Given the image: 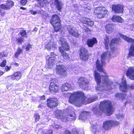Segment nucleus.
Masks as SVG:
<instances>
[{"label": "nucleus", "mask_w": 134, "mask_h": 134, "mask_svg": "<svg viewBox=\"0 0 134 134\" xmlns=\"http://www.w3.org/2000/svg\"><path fill=\"white\" fill-rule=\"evenodd\" d=\"M94 74L95 80L97 85L96 90L98 94L105 93L110 89L113 82L109 79L107 75L101 76L96 71L94 72Z\"/></svg>", "instance_id": "obj_1"}, {"label": "nucleus", "mask_w": 134, "mask_h": 134, "mask_svg": "<svg viewBox=\"0 0 134 134\" xmlns=\"http://www.w3.org/2000/svg\"><path fill=\"white\" fill-rule=\"evenodd\" d=\"M67 94L68 96L70 95L69 98V102L77 107L81 106L82 104H86L91 103L98 99L96 96H92L90 98L88 97L86 101L84 93L81 92H75L71 94L70 93H68Z\"/></svg>", "instance_id": "obj_2"}, {"label": "nucleus", "mask_w": 134, "mask_h": 134, "mask_svg": "<svg viewBox=\"0 0 134 134\" xmlns=\"http://www.w3.org/2000/svg\"><path fill=\"white\" fill-rule=\"evenodd\" d=\"M93 111L95 114L99 115L103 112L109 116L112 114L111 102L109 100H104L101 102L99 107L94 108Z\"/></svg>", "instance_id": "obj_3"}, {"label": "nucleus", "mask_w": 134, "mask_h": 134, "mask_svg": "<svg viewBox=\"0 0 134 134\" xmlns=\"http://www.w3.org/2000/svg\"><path fill=\"white\" fill-rule=\"evenodd\" d=\"M110 52H107L103 53L102 55L101 62H100L98 59L97 60L96 63V66L97 70L99 71L105 73L102 65L104 64L105 60L107 57L110 58Z\"/></svg>", "instance_id": "obj_4"}, {"label": "nucleus", "mask_w": 134, "mask_h": 134, "mask_svg": "<svg viewBox=\"0 0 134 134\" xmlns=\"http://www.w3.org/2000/svg\"><path fill=\"white\" fill-rule=\"evenodd\" d=\"M94 12L96 16L99 18H101L107 14L108 11L104 7H99L95 8Z\"/></svg>", "instance_id": "obj_5"}, {"label": "nucleus", "mask_w": 134, "mask_h": 134, "mask_svg": "<svg viewBox=\"0 0 134 134\" xmlns=\"http://www.w3.org/2000/svg\"><path fill=\"white\" fill-rule=\"evenodd\" d=\"M57 71L58 74L59 75L63 77H64L66 75V68L65 66L59 64L58 63H57Z\"/></svg>", "instance_id": "obj_6"}, {"label": "nucleus", "mask_w": 134, "mask_h": 134, "mask_svg": "<svg viewBox=\"0 0 134 134\" xmlns=\"http://www.w3.org/2000/svg\"><path fill=\"white\" fill-rule=\"evenodd\" d=\"M47 105L51 108H53L57 106L58 103L55 98H49L47 100Z\"/></svg>", "instance_id": "obj_7"}, {"label": "nucleus", "mask_w": 134, "mask_h": 134, "mask_svg": "<svg viewBox=\"0 0 134 134\" xmlns=\"http://www.w3.org/2000/svg\"><path fill=\"white\" fill-rule=\"evenodd\" d=\"M63 111L62 110H57L55 112V115L56 118L58 119H60L63 122L67 121V119H65V115L66 112Z\"/></svg>", "instance_id": "obj_8"}, {"label": "nucleus", "mask_w": 134, "mask_h": 134, "mask_svg": "<svg viewBox=\"0 0 134 134\" xmlns=\"http://www.w3.org/2000/svg\"><path fill=\"white\" fill-rule=\"evenodd\" d=\"M80 57L81 59L83 61H86L87 60L88 57V53L87 50L84 47L80 49Z\"/></svg>", "instance_id": "obj_9"}, {"label": "nucleus", "mask_w": 134, "mask_h": 134, "mask_svg": "<svg viewBox=\"0 0 134 134\" xmlns=\"http://www.w3.org/2000/svg\"><path fill=\"white\" fill-rule=\"evenodd\" d=\"M120 90L124 92L127 91L128 89H134V85H127L126 81L125 80H123L122 83L120 85Z\"/></svg>", "instance_id": "obj_10"}, {"label": "nucleus", "mask_w": 134, "mask_h": 134, "mask_svg": "<svg viewBox=\"0 0 134 134\" xmlns=\"http://www.w3.org/2000/svg\"><path fill=\"white\" fill-rule=\"evenodd\" d=\"M67 29L70 35L77 37H79V34L75 27L71 26H67Z\"/></svg>", "instance_id": "obj_11"}, {"label": "nucleus", "mask_w": 134, "mask_h": 134, "mask_svg": "<svg viewBox=\"0 0 134 134\" xmlns=\"http://www.w3.org/2000/svg\"><path fill=\"white\" fill-rule=\"evenodd\" d=\"M78 84L81 87L85 88L88 86V80L85 77H81L79 79Z\"/></svg>", "instance_id": "obj_12"}, {"label": "nucleus", "mask_w": 134, "mask_h": 134, "mask_svg": "<svg viewBox=\"0 0 134 134\" xmlns=\"http://www.w3.org/2000/svg\"><path fill=\"white\" fill-rule=\"evenodd\" d=\"M56 55L53 52H51L50 57L49 58L48 62V68H52L53 65H55L56 61L55 57Z\"/></svg>", "instance_id": "obj_13"}, {"label": "nucleus", "mask_w": 134, "mask_h": 134, "mask_svg": "<svg viewBox=\"0 0 134 134\" xmlns=\"http://www.w3.org/2000/svg\"><path fill=\"white\" fill-rule=\"evenodd\" d=\"M126 75L127 77L130 79L134 80V68L130 67L126 70Z\"/></svg>", "instance_id": "obj_14"}, {"label": "nucleus", "mask_w": 134, "mask_h": 134, "mask_svg": "<svg viewBox=\"0 0 134 134\" xmlns=\"http://www.w3.org/2000/svg\"><path fill=\"white\" fill-rule=\"evenodd\" d=\"M58 86L56 84L52 83H51L49 87V91L52 93H57L59 90Z\"/></svg>", "instance_id": "obj_15"}, {"label": "nucleus", "mask_w": 134, "mask_h": 134, "mask_svg": "<svg viewBox=\"0 0 134 134\" xmlns=\"http://www.w3.org/2000/svg\"><path fill=\"white\" fill-rule=\"evenodd\" d=\"M53 4L58 11H61L64 5L63 3L61 1L59 0H54Z\"/></svg>", "instance_id": "obj_16"}, {"label": "nucleus", "mask_w": 134, "mask_h": 134, "mask_svg": "<svg viewBox=\"0 0 134 134\" xmlns=\"http://www.w3.org/2000/svg\"><path fill=\"white\" fill-rule=\"evenodd\" d=\"M112 9L115 13H122L123 10V6L120 4L113 5Z\"/></svg>", "instance_id": "obj_17"}, {"label": "nucleus", "mask_w": 134, "mask_h": 134, "mask_svg": "<svg viewBox=\"0 0 134 134\" xmlns=\"http://www.w3.org/2000/svg\"><path fill=\"white\" fill-rule=\"evenodd\" d=\"M80 20L83 23L86 24L90 26H93L94 24L93 21L91 20L90 19L86 17L81 18L80 19Z\"/></svg>", "instance_id": "obj_18"}, {"label": "nucleus", "mask_w": 134, "mask_h": 134, "mask_svg": "<svg viewBox=\"0 0 134 134\" xmlns=\"http://www.w3.org/2000/svg\"><path fill=\"white\" fill-rule=\"evenodd\" d=\"M60 41L61 43L62 47H60L62 48H63L64 50L66 51H69V46L66 40L61 37L60 38Z\"/></svg>", "instance_id": "obj_19"}, {"label": "nucleus", "mask_w": 134, "mask_h": 134, "mask_svg": "<svg viewBox=\"0 0 134 134\" xmlns=\"http://www.w3.org/2000/svg\"><path fill=\"white\" fill-rule=\"evenodd\" d=\"M60 19L58 15L54 14L52 15L50 23L52 25L54 26V25L60 23Z\"/></svg>", "instance_id": "obj_20"}, {"label": "nucleus", "mask_w": 134, "mask_h": 134, "mask_svg": "<svg viewBox=\"0 0 134 134\" xmlns=\"http://www.w3.org/2000/svg\"><path fill=\"white\" fill-rule=\"evenodd\" d=\"M113 121L108 120L104 122L103 124V127L105 130L110 129L112 126Z\"/></svg>", "instance_id": "obj_21"}, {"label": "nucleus", "mask_w": 134, "mask_h": 134, "mask_svg": "<svg viewBox=\"0 0 134 134\" xmlns=\"http://www.w3.org/2000/svg\"><path fill=\"white\" fill-rule=\"evenodd\" d=\"M70 110L69 109V110H68L66 111V115H65V119H67L66 121L69 120H75L76 118L75 114L74 113L72 114H69L70 113L69 112V111Z\"/></svg>", "instance_id": "obj_22"}, {"label": "nucleus", "mask_w": 134, "mask_h": 134, "mask_svg": "<svg viewBox=\"0 0 134 134\" xmlns=\"http://www.w3.org/2000/svg\"><path fill=\"white\" fill-rule=\"evenodd\" d=\"M45 48L48 51L51 50L52 51L56 48L55 43L50 41L45 46Z\"/></svg>", "instance_id": "obj_23"}, {"label": "nucleus", "mask_w": 134, "mask_h": 134, "mask_svg": "<svg viewBox=\"0 0 134 134\" xmlns=\"http://www.w3.org/2000/svg\"><path fill=\"white\" fill-rule=\"evenodd\" d=\"M22 74L21 72L18 71L15 72L11 76V79L13 80H18L21 77Z\"/></svg>", "instance_id": "obj_24"}, {"label": "nucleus", "mask_w": 134, "mask_h": 134, "mask_svg": "<svg viewBox=\"0 0 134 134\" xmlns=\"http://www.w3.org/2000/svg\"><path fill=\"white\" fill-rule=\"evenodd\" d=\"M118 35L121 38L126 41L127 42L131 43H134V39L128 37L121 33H119Z\"/></svg>", "instance_id": "obj_25"}, {"label": "nucleus", "mask_w": 134, "mask_h": 134, "mask_svg": "<svg viewBox=\"0 0 134 134\" xmlns=\"http://www.w3.org/2000/svg\"><path fill=\"white\" fill-rule=\"evenodd\" d=\"M89 115L88 113L87 112L83 111L80 114L79 119L83 120L87 119V117Z\"/></svg>", "instance_id": "obj_26"}, {"label": "nucleus", "mask_w": 134, "mask_h": 134, "mask_svg": "<svg viewBox=\"0 0 134 134\" xmlns=\"http://www.w3.org/2000/svg\"><path fill=\"white\" fill-rule=\"evenodd\" d=\"M71 85L68 83H66L63 85L61 87V89L62 92L67 91L71 88Z\"/></svg>", "instance_id": "obj_27"}, {"label": "nucleus", "mask_w": 134, "mask_h": 134, "mask_svg": "<svg viewBox=\"0 0 134 134\" xmlns=\"http://www.w3.org/2000/svg\"><path fill=\"white\" fill-rule=\"evenodd\" d=\"M59 50L60 52L61 53V55L63 58L65 60L69 59V57L68 54L64 52L61 47H59Z\"/></svg>", "instance_id": "obj_28"}, {"label": "nucleus", "mask_w": 134, "mask_h": 134, "mask_svg": "<svg viewBox=\"0 0 134 134\" xmlns=\"http://www.w3.org/2000/svg\"><path fill=\"white\" fill-rule=\"evenodd\" d=\"M87 42L88 47H92L94 44L97 43V41L96 38H93L92 39L88 40Z\"/></svg>", "instance_id": "obj_29"}, {"label": "nucleus", "mask_w": 134, "mask_h": 134, "mask_svg": "<svg viewBox=\"0 0 134 134\" xmlns=\"http://www.w3.org/2000/svg\"><path fill=\"white\" fill-rule=\"evenodd\" d=\"M132 56L134 57V44H132L131 46L127 57V58H129Z\"/></svg>", "instance_id": "obj_30"}, {"label": "nucleus", "mask_w": 134, "mask_h": 134, "mask_svg": "<svg viewBox=\"0 0 134 134\" xmlns=\"http://www.w3.org/2000/svg\"><path fill=\"white\" fill-rule=\"evenodd\" d=\"M112 20L114 22H118L120 23H122L123 22V20L121 17L115 15L113 16L112 18Z\"/></svg>", "instance_id": "obj_31"}, {"label": "nucleus", "mask_w": 134, "mask_h": 134, "mask_svg": "<svg viewBox=\"0 0 134 134\" xmlns=\"http://www.w3.org/2000/svg\"><path fill=\"white\" fill-rule=\"evenodd\" d=\"M105 29L107 32L109 34L112 32L114 30L112 25L109 24H108L106 25Z\"/></svg>", "instance_id": "obj_32"}, {"label": "nucleus", "mask_w": 134, "mask_h": 134, "mask_svg": "<svg viewBox=\"0 0 134 134\" xmlns=\"http://www.w3.org/2000/svg\"><path fill=\"white\" fill-rule=\"evenodd\" d=\"M109 37L108 36H106L105 37L104 39V43L105 44V48L106 49L108 48V46L109 44Z\"/></svg>", "instance_id": "obj_33"}, {"label": "nucleus", "mask_w": 134, "mask_h": 134, "mask_svg": "<svg viewBox=\"0 0 134 134\" xmlns=\"http://www.w3.org/2000/svg\"><path fill=\"white\" fill-rule=\"evenodd\" d=\"M53 26L54 27V30L56 32L59 31L61 28L60 23L56 24Z\"/></svg>", "instance_id": "obj_34"}, {"label": "nucleus", "mask_w": 134, "mask_h": 134, "mask_svg": "<svg viewBox=\"0 0 134 134\" xmlns=\"http://www.w3.org/2000/svg\"><path fill=\"white\" fill-rule=\"evenodd\" d=\"M53 26L54 27V30L56 32L59 31L61 28L60 23L56 24Z\"/></svg>", "instance_id": "obj_35"}, {"label": "nucleus", "mask_w": 134, "mask_h": 134, "mask_svg": "<svg viewBox=\"0 0 134 134\" xmlns=\"http://www.w3.org/2000/svg\"><path fill=\"white\" fill-rule=\"evenodd\" d=\"M24 41V38L22 37L19 38L18 37L16 38V41L17 42V44H22V42H23Z\"/></svg>", "instance_id": "obj_36"}, {"label": "nucleus", "mask_w": 134, "mask_h": 134, "mask_svg": "<svg viewBox=\"0 0 134 134\" xmlns=\"http://www.w3.org/2000/svg\"><path fill=\"white\" fill-rule=\"evenodd\" d=\"M23 52V50L21 49L18 48L15 54V57L16 58L18 57L19 55L21 53H22Z\"/></svg>", "instance_id": "obj_37"}, {"label": "nucleus", "mask_w": 134, "mask_h": 134, "mask_svg": "<svg viewBox=\"0 0 134 134\" xmlns=\"http://www.w3.org/2000/svg\"><path fill=\"white\" fill-rule=\"evenodd\" d=\"M92 131L93 133L94 134H101L100 133L99 130L98 129H97L96 126H94L92 128Z\"/></svg>", "instance_id": "obj_38"}, {"label": "nucleus", "mask_w": 134, "mask_h": 134, "mask_svg": "<svg viewBox=\"0 0 134 134\" xmlns=\"http://www.w3.org/2000/svg\"><path fill=\"white\" fill-rule=\"evenodd\" d=\"M0 9L7 10L9 9V8L7 7L6 4L4 5V4H2L0 5Z\"/></svg>", "instance_id": "obj_39"}, {"label": "nucleus", "mask_w": 134, "mask_h": 134, "mask_svg": "<svg viewBox=\"0 0 134 134\" xmlns=\"http://www.w3.org/2000/svg\"><path fill=\"white\" fill-rule=\"evenodd\" d=\"M119 40V38H116L111 40L110 45L111 46H112L113 44L116 43V44L118 43V41Z\"/></svg>", "instance_id": "obj_40"}, {"label": "nucleus", "mask_w": 134, "mask_h": 134, "mask_svg": "<svg viewBox=\"0 0 134 134\" xmlns=\"http://www.w3.org/2000/svg\"><path fill=\"white\" fill-rule=\"evenodd\" d=\"M6 4L8 7L10 9L14 5V3L13 2L11 1H8Z\"/></svg>", "instance_id": "obj_41"}, {"label": "nucleus", "mask_w": 134, "mask_h": 134, "mask_svg": "<svg viewBox=\"0 0 134 134\" xmlns=\"http://www.w3.org/2000/svg\"><path fill=\"white\" fill-rule=\"evenodd\" d=\"M20 34L23 37H27V35L26 32L25 30H21L20 32Z\"/></svg>", "instance_id": "obj_42"}, {"label": "nucleus", "mask_w": 134, "mask_h": 134, "mask_svg": "<svg viewBox=\"0 0 134 134\" xmlns=\"http://www.w3.org/2000/svg\"><path fill=\"white\" fill-rule=\"evenodd\" d=\"M8 54V53L7 52L0 53V58L7 57Z\"/></svg>", "instance_id": "obj_43"}, {"label": "nucleus", "mask_w": 134, "mask_h": 134, "mask_svg": "<svg viewBox=\"0 0 134 134\" xmlns=\"http://www.w3.org/2000/svg\"><path fill=\"white\" fill-rule=\"evenodd\" d=\"M124 115L121 114H119L116 115V118L119 120H121L123 119Z\"/></svg>", "instance_id": "obj_44"}, {"label": "nucleus", "mask_w": 134, "mask_h": 134, "mask_svg": "<svg viewBox=\"0 0 134 134\" xmlns=\"http://www.w3.org/2000/svg\"><path fill=\"white\" fill-rule=\"evenodd\" d=\"M30 12L31 13H32L33 15H35L37 14V13H41V12L37 10V11H34L32 10H30Z\"/></svg>", "instance_id": "obj_45"}, {"label": "nucleus", "mask_w": 134, "mask_h": 134, "mask_svg": "<svg viewBox=\"0 0 134 134\" xmlns=\"http://www.w3.org/2000/svg\"><path fill=\"white\" fill-rule=\"evenodd\" d=\"M35 121L36 122L38 121L40 119V116L38 114H35L34 115Z\"/></svg>", "instance_id": "obj_46"}, {"label": "nucleus", "mask_w": 134, "mask_h": 134, "mask_svg": "<svg viewBox=\"0 0 134 134\" xmlns=\"http://www.w3.org/2000/svg\"><path fill=\"white\" fill-rule=\"evenodd\" d=\"M32 48L31 45L30 44L28 43V45L26 46V51H29L30 50H31Z\"/></svg>", "instance_id": "obj_47"}, {"label": "nucleus", "mask_w": 134, "mask_h": 134, "mask_svg": "<svg viewBox=\"0 0 134 134\" xmlns=\"http://www.w3.org/2000/svg\"><path fill=\"white\" fill-rule=\"evenodd\" d=\"M53 127L55 129L61 128L62 127V126L61 125H58L55 123L53 125Z\"/></svg>", "instance_id": "obj_48"}, {"label": "nucleus", "mask_w": 134, "mask_h": 134, "mask_svg": "<svg viewBox=\"0 0 134 134\" xmlns=\"http://www.w3.org/2000/svg\"><path fill=\"white\" fill-rule=\"evenodd\" d=\"M27 2V0H21L20 1L21 4L23 5H25Z\"/></svg>", "instance_id": "obj_49"}, {"label": "nucleus", "mask_w": 134, "mask_h": 134, "mask_svg": "<svg viewBox=\"0 0 134 134\" xmlns=\"http://www.w3.org/2000/svg\"><path fill=\"white\" fill-rule=\"evenodd\" d=\"M6 63V61L5 60H4L0 64V66L2 67L5 66Z\"/></svg>", "instance_id": "obj_50"}, {"label": "nucleus", "mask_w": 134, "mask_h": 134, "mask_svg": "<svg viewBox=\"0 0 134 134\" xmlns=\"http://www.w3.org/2000/svg\"><path fill=\"white\" fill-rule=\"evenodd\" d=\"M72 134H79V132L77 131L76 129H73L72 130Z\"/></svg>", "instance_id": "obj_51"}, {"label": "nucleus", "mask_w": 134, "mask_h": 134, "mask_svg": "<svg viewBox=\"0 0 134 134\" xmlns=\"http://www.w3.org/2000/svg\"><path fill=\"white\" fill-rule=\"evenodd\" d=\"M115 95L116 97L120 99L122 98V94H121L119 93H116Z\"/></svg>", "instance_id": "obj_52"}, {"label": "nucleus", "mask_w": 134, "mask_h": 134, "mask_svg": "<svg viewBox=\"0 0 134 134\" xmlns=\"http://www.w3.org/2000/svg\"><path fill=\"white\" fill-rule=\"evenodd\" d=\"M39 4L41 7H43L44 6H45L44 4V3L43 2H42L41 0L39 1Z\"/></svg>", "instance_id": "obj_53"}, {"label": "nucleus", "mask_w": 134, "mask_h": 134, "mask_svg": "<svg viewBox=\"0 0 134 134\" xmlns=\"http://www.w3.org/2000/svg\"><path fill=\"white\" fill-rule=\"evenodd\" d=\"M113 122L112 126L117 125H118L119 124V122L117 121H113Z\"/></svg>", "instance_id": "obj_54"}, {"label": "nucleus", "mask_w": 134, "mask_h": 134, "mask_svg": "<svg viewBox=\"0 0 134 134\" xmlns=\"http://www.w3.org/2000/svg\"><path fill=\"white\" fill-rule=\"evenodd\" d=\"M42 1L45 6H46L49 4V2L48 1V0H42Z\"/></svg>", "instance_id": "obj_55"}, {"label": "nucleus", "mask_w": 134, "mask_h": 134, "mask_svg": "<svg viewBox=\"0 0 134 134\" xmlns=\"http://www.w3.org/2000/svg\"><path fill=\"white\" fill-rule=\"evenodd\" d=\"M11 68V67L10 66L9 67L8 66H6L5 68V71H7L9 70H10Z\"/></svg>", "instance_id": "obj_56"}, {"label": "nucleus", "mask_w": 134, "mask_h": 134, "mask_svg": "<svg viewBox=\"0 0 134 134\" xmlns=\"http://www.w3.org/2000/svg\"><path fill=\"white\" fill-rule=\"evenodd\" d=\"M57 82V80L55 79H53L51 80V83H52L54 84H56L55 83Z\"/></svg>", "instance_id": "obj_57"}, {"label": "nucleus", "mask_w": 134, "mask_h": 134, "mask_svg": "<svg viewBox=\"0 0 134 134\" xmlns=\"http://www.w3.org/2000/svg\"><path fill=\"white\" fill-rule=\"evenodd\" d=\"M63 134H71V132L69 130H66L65 131Z\"/></svg>", "instance_id": "obj_58"}, {"label": "nucleus", "mask_w": 134, "mask_h": 134, "mask_svg": "<svg viewBox=\"0 0 134 134\" xmlns=\"http://www.w3.org/2000/svg\"><path fill=\"white\" fill-rule=\"evenodd\" d=\"M0 12H1V15L2 16H3L5 14V12L3 11L1 9H0Z\"/></svg>", "instance_id": "obj_59"}, {"label": "nucleus", "mask_w": 134, "mask_h": 134, "mask_svg": "<svg viewBox=\"0 0 134 134\" xmlns=\"http://www.w3.org/2000/svg\"><path fill=\"white\" fill-rule=\"evenodd\" d=\"M52 130H50L48 131L46 134H52Z\"/></svg>", "instance_id": "obj_60"}, {"label": "nucleus", "mask_w": 134, "mask_h": 134, "mask_svg": "<svg viewBox=\"0 0 134 134\" xmlns=\"http://www.w3.org/2000/svg\"><path fill=\"white\" fill-rule=\"evenodd\" d=\"M87 5H86V4H85L84 5V6L83 7L85 8V9L87 8V9H88V10H90V7H89V8H88V7H87Z\"/></svg>", "instance_id": "obj_61"}, {"label": "nucleus", "mask_w": 134, "mask_h": 134, "mask_svg": "<svg viewBox=\"0 0 134 134\" xmlns=\"http://www.w3.org/2000/svg\"><path fill=\"white\" fill-rule=\"evenodd\" d=\"M38 108H43V106L42 105H40L38 106Z\"/></svg>", "instance_id": "obj_62"}, {"label": "nucleus", "mask_w": 134, "mask_h": 134, "mask_svg": "<svg viewBox=\"0 0 134 134\" xmlns=\"http://www.w3.org/2000/svg\"><path fill=\"white\" fill-rule=\"evenodd\" d=\"M5 72L0 71V76L2 75Z\"/></svg>", "instance_id": "obj_63"}, {"label": "nucleus", "mask_w": 134, "mask_h": 134, "mask_svg": "<svg viewBox=\"0 0 134 134\" xmlns=\"http://www.w3.org/2000/svg\"><path fill=\"white\" fill-rule=\"evenodd\" d=\"M45 97L44 96H43L41 97V99L42 100H44L45 99Z\"/></svg>", "instance_id": "obj_64"}]
</instances>
